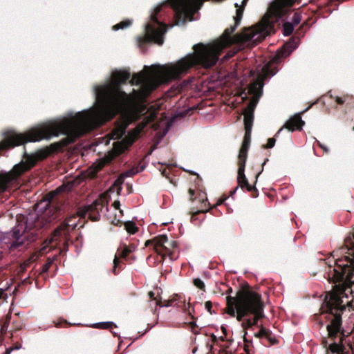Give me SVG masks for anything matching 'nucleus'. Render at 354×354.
<instances>
[{
    "label": "nucleus",
    "mask_w": 354,
    "mask_h": 354,
    "mask_svg": "<svg viewBox=\"0 0 354 354\" xmlns=\"http://www.w3.org/2000/svg\"><path fill=\"white\" fill-rule=\"evenodd\" d=\"M247 1L248 0H242L240 3H235L236 16L234 17L235 24L230 26V45L241 43L252 46L263 40L272 30L273 24L288 13L295 0H274L257 26L246 28L240 34L233 35L241 21L243 8Z\"/></svg>",
    "instance_id": "1"
},
{
    "label": "nucleus",
    "mask_w": 354,
    "mask_h": 354,
    "mask_svg": "<svg viewBox=\"0 0 354 354\" xmlns=\"http://www.w3.org/2000/svg\"><path fill=\"white\" fill-rule=\"evenodd\" d=\"M227 307L226 313L231 316L236 314V319L241 321L243 317L251 313L254 315L252 324H257L259 319L263 317V304L261 295L250 289L240 290L236 297H227Z\"/></svg>",
    "instance_id": "2"
},
{
    "label": "nucleus",
    "mask_w": 354,
    "mask_h": 354,
    "mask_svg": "<svg viewBox=\"0 0 354 354\" xmlns=\"http://www.w3.org/2000/svg\"><path fill=\"white\" fill-rule=\"evenodd\" d=\"M270 75L269 66H264L259 74L257 81L252 83L249 88L248 93L253 95L248 107L244 111V124L245 129V134L244 141L241 147V155L245 156L248 153V150L250 142V134L252 130V121L254 118V110L258 102L259 98L262 93V88L263 86V81L265 78Z\"/></svg>",
    "instance_id": "3"
},
{
    "label": "nucleus",
    "mask_w": 354,
    "mask_h": 354,
    "mask_svg": "<svg viewBox=\"0 0 354 354\" xmlns=\"http://www.w3.org/2000/svg\"><path fill=\"white\" fill-rule=\"evenodd\" d=\"M133 174L135 173L132 171H128L124 173L120 178L115 180L114 184L109 190L103 193L90 205L82 207L78 211L77 214L80 217L88 216L93 221H97L101 214H105L108 212V204L111 197V194L116 192L117 195L120 194L122 178L124 177H129Z\"/></svg>",
    "instance_id": "4"
},
{
    "label": "nucleus",
    "mask_w": 354,
    "mask_h": 354,
    "mask_svg": "<svg viewBox=\"0 0 354 354\" xmlns=\"http://www.w3.org/2000/svg\"><path fill=\"white\" fill-rule=\"evenodd\" d=\"M62 190V187L49 192L45 197L36 204L35 212L30 214L26 221V225L29 227H42L46 224L50 223L55 219V214L57 209L55 206L50 205L55 196Z\"/></svg>",
    "instance_id": "5"
},
{
    "label": "nucleus",
    "mask_w": 354,
    "mask_h": 354,
    "mask_svg": "<svg viewBox=\"0 0 354 354\" xmlns=\"http://www.w3.org/2000/svg\"><path fill=\"white\" fill-rule=\"evenodd\" d=\"M49 151H39L37 154L28 155L25 160L16 164L8 172L0 173V193L5 192L8 187L14 184L18 178L30 169L39 158H45Z\"/></svg>",
    "instance_id": "6"
},
{
    "label": "nucleus",
    "mask_w": 354,
    "mask_h": 354,
    "mask_svg": "<svg viewBox=\"0 0 354 354\" xmlns=\"http://www.w3.org/2000/svg\"><path fill=\"white\" fill-rule=\"evenodd\" d=\"M162 4L163 3L154 6L150 16V20L145 26L147 40L160 45L163 43V35L167 30L163 24L157 21L155 14L160 11Z\"/></svg>",
    "instance_id": "7"
},
{
    "label": "nucleus",
    "mask_w": 354,
    "mask_h": 354,
    "mask_svg": "<svg viewBox=\"0 0 354 354\" xmlns=\"http://www.w3.org/2000/svg\"><path fill=\"white\" fill-rule=\"evenodd\" d=\"M156 117V111H152L145 117L142 122L138 124L136 129L127 136H126L121 141H117L113 143V149L111 152L112 156H116L127 149L134 142L136 136L142 131V129Z\"/></svg>",
    "instance_id": "8"
},
{
    "label": "nucleus",
    "mask_w": 354,
    "mask_h": 354,
    "mask_svg": "<svg viewBox=\"0 0 354 354\" xmlns=\"http://www.w3.org/2000/svg\"><path fill=\"white\" fill-rule=\"evenodd\" d=\"M304 124V122L301 120L299 113L295 114L292 117H291L285 124L284 127L286 129L293 131L295 130H300L301 129L303 125Z\"/></svg>",
    "instance_id": "9"
},
{
    "label": "nucleus",
    "mask_w": 354,
    "mask_h": 354,
    "mask_svg": "<svg viewBox=\"0 0 354 354\" xmlns=\"http://www.w3.org/2000/svg\"><path fill=\"white\" fill-rule=\"evenodd\" d=\"M239 157L241 160H242V162L241 163V165L238 170L237 180H238L239 184L241 187H243L248 184V180L244 174L247 153H245V156L241 155V149L240 151H239Z\"/></svg>",
    "instance_id": "10"
},
{
    "label": "nucleus",
    "mask_w": 354,
    "mask_h": 354,
    "mask_svg": "<svg viewBox=\"0 0 354 354\" xmlns=\"http://www.w3.org/2000/svg\"><path fill=\"white\" fill-rule=\"evenodd\" d=\"M167 244H171L169 243V239L166 235H160L154 239V248L158 253L162 254L164 248H167Z\"/></svg>",
    "instance_id": "11"
},
{
    "label": "nucleus",
    "mask_w": 354,
    "mask_h": 354,
    "mask_svg": "<svg viewBox=\"0 0 354 354\" xmlns=\"http://www.w3.org/2000/svg\"><path fill=\"white\" fill-rule=\"evenodd\" d=\"M329 350L332 354H344V348L342 344H331L329 345Z\"/></svg>",
    "instance_id": "12"
},
{
    "label": "nucleus",
    "mask_w": 354,
    "mask_h": 354,
    "mask_svg": "<svg viewBox=\"0 0 354 354\" xmlns=\"http://www.w3.org/2000/svg\"><path fill=\"white\" fill-rule=\"evenodd\" d=\"M169 243H172V244H167V248H164L163 250H162V254H168V255H171L174 251V250H175L177 247V245H176V243L173 241V240H169Z\"/></svg>",
    "instance_id": "13"
},
{
    "label": "nucleus",
    "mask_w": 354,
    "mask_h": 354,
    "mask_svg": "<svg viewBox=\"0 0 354 354\" xmlns=\"http://www.w3.org/2000/svg\"><path fill=\"white\" fill-rule=\"evenodd\" d=\"M124 227L127 232L131 234H135L138 231V227L131 221L124 222Z\"/></svg>",
    "instance_id": "14"
},
{
    "label": "nucleus",
    "mask_w": 354,
    "mask_h": 354,
    "mask_svg": "<svg viewBox=\"0 0 354 354\" xmlns=\"http://www.w3.org/2000/svg\"><path fill=\"white\" fill-rule=\"evenodd\" d=\"M295 26L291 22H286L283 24V34L285 36L290 35L294 30Z\"/></svg>",
    "instance_id": "15"
},
{
    "label": "nucleus",
    "mask_w": 354,
    "mask_h": 354,
    "mask_svg": "<svg viewBox=\"0 0 354 354\" xmlns=\"http://www.w3.org/2000/svg\"><path fill=\"white\" fill-rule=\"evenodd\" d=\"M113 205L114 209L118 211V214H115V216L118 217L117 221H121V218L123 215V210L120 208L121 205L120 202L118 201H115Z\"/></svg>",
    "instance_id": "16"
},
{
    "label": "nucleus",
    "mask_w": 354,
    "mask_h": 354,
    "mask_svg": "<svg viewBox=\"0 0 354 354\" xmlns=\"http://www.w3.org/2000/svg\"><path fill=\"white\" fill-rule=\"evenodd\" d=\"M131 24V21L130 20H126V21H122L116 25H115L113 27V29L114 30H120V29H124L128 26H129Z\"/></svg>",
    "instance_id": "17"
},
{
    "label": "nucleus",
    "mask_w": 354,
    "mask_h": 354,
    "mask_svg": "<svg viewBox=\"0 0 354 354\" xmlns=\"http://www.w3.org/2000/svg\"><path fill=\"white\" fill-rule=\"evenodd\" d=\"M113 323L112 322H97L93 324L95 328H108L111 326H112Z\"/></svg>",
    "instance_id": "18"
},
{
    "label": "nucleus",
    "mask_w": 354,
    "mask_h": 354,
    "mask_svg": "<svg viewBox=\"0 0 354 354\" xmlns=\"http://www.w3.org/2000/svg\"><path fill=\"white\" fill-rule=\"evenodd\" d=\"M257 337H268L269 332L264 328L261 327L260 330L254 334Z\"/></svg>",
    "instance_id": "19"
},
{
    "label": "nucleus",
    "mask_w": 354,
    "mask_h": 354,
    "mask_svg": "<svg viewBox=\"0 0 354 354\" xmlns=\"http://www.w3.org/2000/svg\"><path fill=\"white\" fill-rule=\"evenodd\" d=\"M194 283L197 288H198L200 289H203L205 287V284H204L203 281L201 279H198V278L194 279Z\"/></svg>",
    "instance_id": "20"
},
{
    "label": "nucleus",
    "mask_w": 354,
    "mask_h": 354,
    "mask_svg": "<svg viewBox=\"0 0 354 354\" xmlns=\"http://www.w3.org/2000/svg\"><path fill=\"white\" fill-rule=\"evenodd\" d=\"M131 251H132V250H131V249H130L129 247H127V246H126V247H124V248H123V250L121 251V253H120V256L121 257H124H124H126L128 255V254H129Z\"/></svg>",
    "instance_id": "21"
},
{
    "label": "nucleus",
    "mask_w": 354,
    "mask_h": 354,
    "mask_svg": "<svg viewBox=\"0 0 354 354\" xmlns=\"http://www.w3.org/2000/svg\"><path fill=\"white\" fill-rule=\"evenodd\" d=\"M301 19V16L299 14L296 13V14H295L293 19H292V21L291 23L293 24L294 26H296L300 23Z\"/></svg>",
    "instance_id": "22"
},
{
    "label": "nucleus",
    "mask_w": 354,
    "mask_h": 354,
    "mask_svg": "<svg viewBox=\"0 0 354 354\" xmlns=\"http://www.w3.org/2000/svg\"><path fill=\"white\" fill-rule=\"evenodd\" d=\"M72 218L73 217L70 218L69 219H68L66 221V225L68 226V227H71L72 228H75L77 226V223L74 221V222H72Z\"/></svg>",
    "instance_id": "23"
},
{
    "label": "nucleus",
    "mask_w": 354,
    "mask_h": 354,
    "mask_svg": "<svg viewBox=\"0 0 354 354\" xmlns=\"http://www.w3.org/2000/svg\"><path fill=\"white\" fill-rule=\"evenodd\" d=\"M253 326L252 324V321L251 319H245L243 323H242V326L244 328H250Z\"/></svg>",
    "instance_id": "24"
},
{
    "label": "nucleus",
    "mask_w": 354,
    "mask_h": 354,
    "mask_svg": "<svg viewBox=\"0 0 354 354\" xmlns=\"http://www.w3.org/2000/svg\"><path fill=\"white\" fill-rule=\"evenodd\" d=\"M13 236L16 239H19V236H20V230L18 228L17 226L13 228Z\"/></svg>",
    "instance_id": "25"
},
{
    "label": "nucleus",
    "mask_w": 354,
    "mask_h": 354,
    "mask_svg": "<svg viewBox=\"0 0 354 354\" xmlns=\"http://www.w3.org/2000/svg\"><path fill=\"white\" fill-rule=\"evenodd\" d=\"M119 263H120V261H119L118 257L117 256H115L113 259V271L115 274H116V268L119 265Z\"/></svg>",
    "instance_id": "26"
},
{
    "label": "nucleus",
    "mask_w": 354,
    "mask_h": 354,
    "mask_svg": "<svg viewBox=\"0 0 354 354\" xmlns=\"http://www.w3.org/2000/svg\"><path fill=\"white\" fill-rule=\"evenodd\" d=\"M274 144H275V139L270 138L266 145V147L267 148H272L274 146Z\"/></svg>",
    "instance_id": "27"
},
{
    "label": "nucleus",
    "mask_w": 354,
    "mask_h": 354,
    "mask_svg": "<svg viewBox=\"0 0 354 354\" xmlns=\"http://www.w3.org/2000/svg\"><path fill=\"white\" fill-rule=\"evenodd\" d=\"M53 262V260H50V261H48L47 263H46L44 266V268H43V270L44 271H47L50 266V264L52 263Z\"/></svg>",
    "instance_id": "28"
},
{
    "label": "nucleus",
    "mask_w": 354,
    "mask_h": 354,
    "mask_svg": "<svg viewBox=\"0 0 354 354\" xmlns=\"http://www.w3.org/2000/svg\"><path fill=\"white\" fill-rule=\"evenodd\" d=\"M205 308L210 313V310H211V308H212V304L210 301H207L205 302Z\"/></svg>",
    "instance_id": "29"
},
{
    "label": "nucleus",
    "mask_w": 354,
    "mask_h": 354,
    "mask_svg": "<svg viewBox=\"0 0 354 354\" xmlns=\"http://www.w3.org/2000/svg\"><path fill=\"white\" fill-rule=\"evenodd\" d=\"M61 233V230L59 229H57L54 231V234H53V236H56L57 235H59Z\"/></svg>",
    "instance_id": "30"
},
{
    "label": "nucleus",
    "mask_w": 354,
    "mask_h": 354,
    "mask_svg": "<svg viewBox=\"0 0 354 354\" xmlns=\"http://www.w3.org/2000/svg\"><path fill=\"white\" fill-rule=\"evenodd\" d=\"M169 129V125H168L167 127V128L164 130V132H163V133L162 135V137H164L167 133Z\"/></svg>",
    "instance_id": "31"
},
{
    "label": "nucleus",
    "mask_w": 354,
    "mask_h": 354,
    "mask_svg": "<svg viewBox=\"0 0 354 354\" xmlns=\"http://www.w3.org/2000/svg\"><path fill=\"white\" fill-rule=\"evenodd\" d=\"M241 95H243V99L247 97V93L243 92V93Z\"/></svg>",
    "instance_id": "32"
},
{
    "label": "nucleus",
    "mask_w": 354,
    "mask_h": 354,
    "mask_svg": "<svg viewBox=\"0 0 354 354\" xmlns=\"http://www.w3.org/2000/svg\"><path fill=\"white\" fill-rule=\"evenodd\" d=\"M337 102L338 103H342V102H343V101H342V100H341V98H339V97H337Z\"/></svg>",
    "instance_id": "33"
},
{
    "label": "nucleus",
    "mask_w": 354,
    "mask_h": 354,
    "mask_svg": "<svg viewBox=\"0 0 354 354\" xmlns=\"http://www.w3.org/2000/svg\"><path fill=\"white\" fill-rule=\"evenodd\" d=\"M149 296L150 298H152L154 296V294L152 292H150L149 293Z\"/></svg>",
    "instance_id": "34"
},
{
    "label": "nucleus",
    "mask_w": 354,
    "mask_h": 354,
    "mask_svg": "<svg viewBox=\"0 0 354 354\" xmlns=\"http://www.w3.org/2000/svg\"><path fill=\"white\" fill-rule=\"evenodd\" d=\"M104 163L103 162H100L98 164V168H101L102 166H103Z\"/></svg>",
    "instance_id": "35"
},
{
    "label": "nucleus",
    "mask_w": 354,
    "mask_h": 354,
    "mask_svg": "<svg viewBox=\"0 0 354 354\" xmlns=\"http://www.w3.org/2000/svg\"><path fill=\"white\" fill-rule=\"evenodd\" d=\"M233 54H231V55H226L225 56V58H227V57H230L232 56Z\"/></svg>",
    "instance_id": "36"
},
{
    "label": "nucleus",
    "mask_w": 354,
    "mask_h": 354,
    "mask_svg": "<svg viewBox=\"0 0 354 354\" xmlns=\"http://www.w3.org/2000/svg\"><path fill=\"white\" fill-rule=\"evenodd\" d=\"M149 242H150L149 241H147L146 242V245H147L149 243Z\"/></svg>",
    "instance_id": "37"
},
{
    "label": "nucleus",
    "mask_w": 354,
    "mask_h": 354,
    "mask_svg": "<svg viewBox=\"0 0 354 354\" xmlns=\"http://www.w3.org/2000/svg\"><path fill=\"white\" fill-rule=\"evenodd\" d=\"M283 128L280 129L278 133H280L282 131Z\"/></svg>",
    "instance_id": "38"
},
{
    "label": "nucleus",
    "mask_w": 354,
    "mask_h": 354,
    "mask_svg": "<svg viewBox=\"0 0 354 354\" xmlns=\"http://www.w3.org/2000/svg\"><path fill=\"white\" fill-rule=\"evenodd\" d=\"M53 241V238H51V239H50V242H51V241Z\"/></svg>",
    "instance_id": "39"
}]
</instances>
